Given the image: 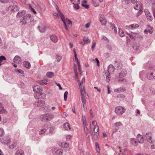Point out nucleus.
<instances>
[{"instance_id":"nucleus-1","label":"nucleus","mask_w":155,"mask_h":155,"mask_svg":"<svg viewBox=\"0 0 155 155\" xmlns=\"http://www.w3.org/2000/svg\"><path fill=\"white\" fill-rule=\"evenodd\" d=\"M82 120L83 122V124L84 127V132L86 134V136L90 133L91 135L92 136V139L93 140H95L97 139L98 136L99 135V127L97 125V122L95 121L94 120L92 121V124L94 126V134L92 135V131L91 130L89 131L87 128V123L86 118L85 116L82 117Z\"/></svg>"},{"instance_id":"nucleus-2","label":"nucleus","mask_w":155,"mask_h":155,"mask_svg":"<svg viewBox=\"0 0 155 155\" xmlns=\"http://www.w3.org/2000/svg\"><path fill=\"white\" fill-rule=\"evenodd\" d=\"M78 83L79 88L81 94V101L83 103V106L84 107L85 105H86V101L85 97L87 98V97H88V94L86 93L84 87L85 79L83 78L81 82L79 80H78Z\"/></svg>"},{"instance_id":"nucleus-3","label":"nucleus","mask_w":155,"mask_h":155,"mask_svg":"<svg viewBox=\"0 0 155 155\" xmlns=\"http://www.w3.org/2000/svg\"><path fill=\"white\" fill-rule=\"evenodd\" d=\"M33 91L35 93L38 94L39 95H35V97L36 99L38 100L45 98V95H43V96L42 92L43 91L42 87L38 85H34L33 86Z\"/></svg>"},{"instance_id":"nucleus-4","label":"nucleus","mask_w":155,"mask_h":155,"mask_svg":"<svg viewBox=\"0 0 155 155\" xmlns=\"http://www.w3.org/2000/svg\"><path fill=\"white\" fill-rule=\"evenodd\" d=\"M114 151L115 154L116 155H127L128 153V150L124 147H117Z\"/></svg>"},{"instance_id":"nucleus-5","label":"nucleus","mask_w":155,"mask_h":155,"mask_svg":"<svg viewBox=\"0 0 155 155\" xmlns=\"http://www.w3.org/2000/svg\"><path fill=\"white\" fill-rule=\"evenodd\" d=\"M126 34L128 35L130 38L133 41L135 40L136 39L141 40L142 39L141 35L138 33L131 32L130 34L127 32Z\"/></svg>"},{"instance_id":"nucleus-6","label":"nucleus","mask_w":155,"mask_h":155,"mask_svg":"<svg viewBox=\"0 0 155 155\" xmlns=\"http://www.w3.org/2000/svg\"><path fill=\"white\" fill-rule=\"evenodd\" d=\"M127 74V71H122L119 73L118 76L116 77L115 80L119 82H122L125 80L123 77L125 76Z\"/></svg>"},{"instance_id":"nucleus-7","label":"nucleus","mask_w":155,"mask_h":155,"mask_svg":"<svg viewBox=\"0 0 155 155\" xmlns=\"http://www.w3.org/2000/svg\"><path fill=\"white\" fill-rule=\"evenodd\" d=\"M53 118V115L50 114H44L41 116V121L44 122L50 120L52 119Z\"/></svg>"},{"instance_id":"nucleus-8","label":"nucleus","mask_w":155,"mask_h":155,"mask_svg":"<svg viewBox=\"0 0 155 155\" xmlns=\"http://www.w3.org/2000/svg\"><path fill=\"white\" fill-rule=\"evenodd\" d=\"M125 109L121 106H117L115 108V112L118 115H121L125 111Z\"/></svg>"},{"instance_id":"nucleus-9","label":"nucleus","mask_w":155,"mask_h":155,"mask_svg":"<svg viewBox=\"0 0 155 155\" xmlns=\"http://www.w3.org/2000/svg\"><path fill=\"white\" fill-rule=\"evenodd\" d=\"M45 97L44 99H42L43 100L40 99V100H38V101L34 103L33 106L35 107H44V106L45 104Z\"/></svg>"},{"instance_id":"nucleus-10","label":"nucleus","mask_w":155,"mask_h":155,"mask_svg":"<svg viewBox=\"0 0 155 155\" xmlns=\"http://www.w3.org/2000/svg\"><path fill=\"white\" fill-rule=\"evenodd\" d=\"M52 152L55 155H62L63 151L61 148L56 147L52 149Z\"/></svg>"},{"instance_id":"nucleus-11","label":"nucleus","mask_w":155,"mask_h":155,"mask_svg":"<svg viewBox=\"0 0 155 155\" xmlns=\"http://www.w3.org/2000/svg\"><path fill=\"white\" fill-rule=\"evenodd\" d=\"M66 30H68V27L71 26L72 22L71 20H62Z\"/></svg>"},{"instance_id":"nucleus-12","label":"nucleus","mask_w":155,"mask_h":155,"mask_svg":"<svg viewBox=\"0 0 155 155\" xmlns=\"http://www.w3.org/2000/svg\"><path fill=\"white\" fill-rule=\"evenodd\" d=\"M59 145L63 148L67 149H69V143H66L65 142H59Z\"/></svg>"},{"instance_id":"nucleus-13","label":"nucleus","mask_w":155,"mask_h":155,"mask_svg":"<svg viewBox=\"0 0 155 155\" xmlns=\"http://www.w3.org/2000/svg\"><path fill=\"white\" fill-rule=\"evenodd\" d=\"M114 65L117 70L121 69L123 66L121 62L119 61H115Z\"/></svg>"},{"instance_id":"nucleus-14","label":"nucleus","mask_w":155,"mask_h":155,"mask_svg":"<svg viewBox=\"0 0 155 155\" xmlns=\"http://www.w3.org/2000/svg\"><path fill=\"white\" fill-rule=\"evenodd\" d=\"M39 84L41 85H45L48 83V79H44L42 80H40L37 81Z\"/></svg>"},{"instance_id":"nucleus-15","label":"nucleus","mask_w":155,"mask_h":155,"mask_svg":"<svg viewBox=\"0 0 155 155\" xmlns=\"http://www.w3.org/2000/svg\"><path fill=\"white\" fill-rule=\"evenodd\" d=\"M139 27V25L137 24H132L130 25H127L126 26V28H127L132 29H134L135 28H137Z\"/></svg>"},{"instance_id":"nucleus-16","label":"nucleus","mask_w":155,"mask_h":155,"mask_svg":"<svg viewBox=\"0 0 155 155\" xmlns=\"http://www.w3.org/2000/svg\"><path fill=\"white\" fill-rule=\"evenodd\" d=\"M13 61L14 63L19 64L21 62V59L20 57L17 55L14 58Z\"/></svg>"},{"instance_id":"nucleus-17","label":"nucleus","mask_w":155,"mask_h":155,"mask_svg":"<svg viewBox=\"0 0 155 155\" xmlns=\"http://www.w3.org/2000/svg\"><path fill=\"white\" fill-rule=\"evenodd\" d=\"M38 28L40 32H44L46 30V27L44 25L41 24L38 26Z\"/></svg>"},{"instance_id":"nucleus-18","label":"nucleus","mask_w":155,"mask_h":155,"mask_svg":"<svg viewBox=\"0 0 155 155\" xmlns=\"http://www.w3.org/2000/svg\"><path fill=\"white\" fill-rule=\"evenodd\" d=\"M137 140L139 143H142L143 142L144 140L143 137L140 134H138L137 137Z\"/></svg>"},{"instance_id":"nucleus-19","label":"nucleus","mask_w":155,"mask_h":155,"mask_svg":"<svg viewBox=\"0 0 155 155\" xmlns=\"http://www.w3.org/2000/svg\"><path fill=\"white\" fill-rule=\"evenodd\" d=\"M144 12L148 19H150L152 18L151 15L147 9L144 10Z\"/></svg>"},{"instance_id":"nucleus-20","label":"nucleus","mask_w":155,"mask_h":155,"mask_svg":"<svg viewBox=\"0 0 155 155\" xmlns=\"http://www.w3.org/2000/svg\"><path fill=\"white\" fill-rule=\"evenodd\" d=\"M141 8L142 5L140 2L139 1H137L136 6L134 7V8L135 9L138 10L139 9H141Z\"/></svg>"},{"instance_id":"nucleus-21","label":"nucleus","mask_w":155,"mask_h":155,"mask_svg":"<svg viewBox=\"0 0 155 155\" xmlns=\"http://www.w3.org/2000/svg\"><path fill=\"white\" fill-rule=\"evenodd\" d=\"M115 70V68L114 66L112 64H110L108 68V71L107 72H109V73L113 72Z\"/></svg>"},{"instance_id":"nucleus-22","label":"nucleus","mask_w":155,"mask_h":155,"mask_svg":"<svg viewBox=\"0 0 155 155\" xmlns=\"http://www.w3.org/2000/svg\"><path fill=\"white\" fill-rule=\"evenodd\" d=\"M63 128L64 130H69L71 129V128L68 122L64 123L63 124Z\"/></svg>"},{"instance_id":"nucleus-23","label":"nucleus","mask_w":155,"mask_h":155,"mask_svg":"<svg viewBox=\"0 0 155 155\" xmlns=\"http://www.w3.org/2000/svg\"><path fill=\"white\" fill-rule=\"evenodd\" d=\"M126 90L125 88L123 87H120L114 90V91L117 93H120L125 91Z\"/></svg>"},{"instance_id":"nucleus-24","label":"nucleus","mask_w":155,"mask_h":155,"mask_svg":"<svg viewBox=\"0 0 155 155\" xmlns=\"http://www.w3.org/2000/svg\"><path fill=\"white\" fill-rule=\"evenodd\" d=\"M84 43L82 42H81L80 44L84 45L85 44H87L90 42V40L88 38L84 37L83 38Z\"/></svg>"},{"instance_id":"nucleus-25","label":"nucleus","mask_w":155,"mask_h":155,"mask_svg":"<svg viewBox=\"0 0 155 155\" xmlns=\"http://www.w3.org/2000/svg\"><path fill=\"white\" fill-rule=\"evenodd\" d=\"M50 38L51 40L54 43H56L58 41L57 37L54 35H50Z\"/></svg>"},{"instance_id":"nucleus-26","label":"nucleus","mask_w":155,"mask_h":155,"mask_svg":"<svg viewBox=\"0 0 155 155\" xmlns=\"http://www.w3.org/2000/svg\"><path fill=\"white\" fill-rule=\"evenodd\" d=\"M26 13L25 11L23 10L20 12H19L17 15V18H19L21 17L24 15Z\"/></svg>"},{"instance_id":"nucleus-27","label":"nucleus","mask_w":155,"mask_h":155,"mask_svg":"<svg viewBox=\"0 0 155 155\" xmlns=\"http://www.w3.org/2000/svg\"><path fill=\"white\" fill-rule=\"evenodd\" d=\"M153 73L151 72L148 73L147 76V78L148 79H152L155 78V76L153 75Z\"/></svg>"},{"instance_id":"nucleus-28","label":"nucleus","mask_w":155,"mask_h":155,"mask_svg":"<svg viewBox=\"0 0 155 155\" xmlns=\"http://www.w3.org/2000/svg\"><path fill=\"white\" fill-rule=\"evenodd\" d=\"M23 65L24 67L28 69H29L31 67L29 62L28 61H24L23 63Z\"/></svg>"},{"instance_id":"nucleus-29","label":"nucleus","mask_w":155,"mask_h":155,"mask_svg":"<svg viewBox=\"0 0 155 155\" xmlns=\"http://www.w3.org/2000/svg\"><path fill=\"white\" fill-rule=\"evenodd\" d=\"M55 7L57 10L58 12V15L60 16L61 19H65V18L64 15L61 12L58 10L59 8L58 6L56 5Z\"/></svg>"},{"instance_id":"nucleus-30","label":"nucleus","mask_w":155,"mask_h":155,"mask_svg":"<svg viewBox=\"0 0 155 155\" xmlns=\"http://www.w3.org/2000/svg\"><path fill=\"white\" fill-rule=\"evenodd\" d=\"M15 155H24V153L22 150H19L16 152Z\"/></svg>"},{"instance_id":"nucleus-31","label":"nucleus","mask_w":155,"mask_h":155,"mask_svg":"<svg viewBox=\"0 0 155 155\" xmlns=\"http://www.w3.org/2000/svg\"><path fill=\"white\" fill-rule=\"evenodd\" d=\"M87 2L86 1H84L81 2V5L86 9H88L89 7V5H87Z\"/></svg>"},{"instance_id":"nucleus-32","label":"nucleus","mask_w":155,"mask_h":155,"mask_svg":"<svg viewBox=\"0 0 155 155\" xmlns=\"http://www.w3.org/2000/svg\"><path fill=\"white\" fill-rule=\"evenodd\" d=\"M8 9L10 10L15 11V10H17V8L16 5H13L10 6Z\"/></svg>"},{"instance_id":"nucleus-33","label":"nucleus","mask_w":155,"mask_h":155,"mask_svg":"<svg viewBox=\"0 0 155 155\" xmlns=\"http://www.w3.org/2000/svg\"><path fill=\"white\" fill-rule=\"evenodd\" d=\"M95 149L97 152L98 153H100L101 149L99 144L97 142L95 143Z\"/></svg>"},{"instance_id":"nucleus-34","label":"nucleus","mask_w":155,"mask_h":155,"mask_svg":"<svg viewBox=\"0 0 155 155\" xmlns=\"http://www.w3.org/2000/svg\"><path fill=\"white\" fill-rule=\"evenodd\" d=\"M105 74L107 76L106 81L107 82H109L110 79V73L109 72H106Z\"/></svg>"},{"instance_id":"nucleus-35","label":"nucleus","mask_w":155,"mask_h":155,"mask_svg":"<svg viewBox=\"0 0 155 155\" xmlns=\"http://www.w3.org/2000/svg\"><path fill=\"white\" fill-rule=\"evenodd\" d=\"M146 136L147 141L149 142H152V137L151 136V135L149 134H146Z\"/></svg>"},{"instance_id":"nucleus-36","label":"nucleus","mask_w":155,"mask_h":155,"mask_svg":"<svg viewBox=\"0 0 155 155\" xmlns=\"http://www.w3.org/2000/svg\"><path fill=\"white\" fill-rule=\"evenodd\" d=\"M46 76L49 78H52L54 75V73L52 72H48L46 74Z\"/></svg>"},{"instance_id":"nucleus-37","label":"nucleus","mask_w":155,"mask_h":155,"mask_svg":"<svg viewBox=\"0 0 155 155\" xmlns=\"http://www.w3.org/2000/svg\"><path fill=\"white\" fill-rule=\"evenodd\" d=\"M17 146L16 142H13L10 144L9 145V147L11 149H13L14 147H15Z\"/></svg>"},{"instance_id":"nucleus-38","label":"nucleus","mask_w":155,"mask_h":155,"mask_svg":"<svg viewBox=\"0 0 155 155\" xmlns=\"http://www.w3.org/2000/svg\"><path fill=\"white\" fill-rule=\"evenodd\" d=\"M130 142L131 144L133 145H134L135 146L137 145V141L136 140V139L135 138H132L130 140Z\"/></svg>"},{"instance_id":"nucleus-39","label":"nucleus","mask_w":155,"mask_h":155,"mask_svg":"<svg viewBox=\"0 0 155 155\" xmlns=\"http://www.w3.org/2000/svg\"><path fill=\"white\" fill-rule=\"evenodd\" d=\"M47 130L45 128H44L43 129L41 130L39 132V134L40 135H43L46 131Z\"/></svg>"},{"instance_id":"nucleus-40","label":"nucleus","mask_w":155,"mask_h":155,"mask_svg":"<svg viewBox=\"0 0 155 155\" xmlns=\"http://www.w3.org/2000/svg\"><path fill=\"white\" fill-rule=\"evenodd\" d=\"M119 35L121 37H123L125 35L124 32L121 29H119Z\"/></svg>"},{"instance_id":"nucleus-41","label":"nucleus","mask_w":155,"mask_h":155,"mask_svg":"<svg viewBox=\"0 0 155 155\" xmlns=\"http://www.w3.org/2000/svg\"><path fill=\"white\" fill-rule=\"evenodd\" d=\"M147 29L148 32L150 33L151 34L153 31V29L152 27H151L150 25H148Z\"/></svg>"},{"instance_id":"nucleus-42","label":"nucleus","mask_w":155,"mask_h":155,"mask_svg":"<svg viewBox=\"0 0 155 155\" xmlns=\"http://www.w3.org/2000/svg\"><path fill=\"white\" fill-rule=\"evenodd\" d=\"M92 4L94 6L97 7L99 6V4L96 0H93L91 2Z\"/></svg>"},{"instance_id":"nucleus-43","label":"nucleus","mask_w":155,"mask_h":155,"mask_svg":"<svg viewBox=\"0 0 155 155\" xmlns=\"http://www.w3.org/2000/svg\"><path fill=\"white\" fill-rule=\"evenodd\" d=\"M74 54L75 61H77V63H80L79 61L78 60V58L77 57L76 53V52L75 50H74Z\"/></svg>"},{"instance_id":"nucleus-44","label":"nucleus","mask_w":155,"mask_h":155,"mask_svg":"<svg viewBox=\"0 0 155 155\" xmlns=\"http://www.w3.org/2000/svg\"><path fill=\"white\" fill-rule=\"evenodd\" d=\"M74 72L75 74V79H78V72L77 71V69L76 68H75L74 69Z\"/></svg>"},{"instance_id":"nucleus-45","label":"nucleus","mask_w":155,"mask_h":155,"mask_svg":"<svg viewBox=\"0 0 155 155\" xmlns=\"http://www.w3.org/2000/svg\"><path fill=\"white\" fill-rule=\"evenodd\" d=\"M122 124L120 122H117L114 124V126L116 127H118L122 126Z\"/></svg>"},{"instance_id":"nucleus-46","label":"nucleus","mask_w":155,"mask_h":155,"mask_svg":"<svg viewBox=\"0 0 155 155\" xmlns=\"http://www.w3.org/2000/svg\"><path fill=\"white\" fill-rule=\"evenodd\" d=\"M6 111L2 107H0V114L5 113Z\"/></svg>"},{"instance_id":"nucleus-47","label":"nucleus","mask_w":155,"mask_h":155,"mask_svg":"<svg viewBox=\"0 0 155 155\" xmlns=\"http://www.w3.org/2000/svg\"><path fill=\"white\" fill-rule=\"evenodd\" d=\"M6 58L5 57L3 56H1L0 57V64H2V62L3 60H6Z\"/></svg>"},{"instance_id":"nucleus-48","label":"nucleus","mask_w":155,"mask_h":155,"mask_svg":"<svg viewBox=\"0 0 155 155\" xmlns=\"http://www.w3.org/2000/svg\"><path fill=\"white\" fill-rule=\"evenodd\" d=\"M127 38V41L126 43L127 45H129L131 42V39L129 38L128 37H126Z\"/></svg>"},{"instance_id":"nucleus-49","label":"nucleus","mask_w":155,"mask_h":155,"mask_svg":"<svg viewBox=\"0 0 155 155\" xmlns=\"http://www.w3.org/2000/svg\"><path fill=\"white\" fill-rule=\"evenodd\" d=\"M73 8L74 9H79V6L78 5V4L77 3L76 4H75L74 3H73Z\"/></svg>"},{"instance_id":"nucleus-50","label":"nucleus","mask_w":155,"mask_h":155,"mask_svg":"<svg viewBox=\"0 0 155 155\" xmlns=\"http://www.w3.org/2000/svg\"><path fill=\"white\" fill-rule=\"evenodd\" d=\"M15 71L17 72H18L21 74H23L24 73V71L20 69H15Z\"/></svg>"},{"instance_id":"nucleus-51","label":"nucleus","mask_w":155,"mask_h":155,"mask_svg":"<svg viewBox=\"0 0 155 155\" xmlns=\"http://www.w3.org/2000/svg\"><path fill=\"white\" fill-rule=\"evenodd\" d=\"M5 133L3 129L0 128V136H2L4 135Z\"/></svg>"},{"instance_id":"nucleus-52","label":"nucleus","mask_w":155,"mask_h":155,"mask_svg":"<svg viewBox=\"0 0 155 155\" xmlns=\"http://www.w3.org/2000/svg\"><path fill=\"white\" fill-rule=\"evenodd\" d=\"M68 94V92L67 91H65L64 93V98L65 101H66L67 99V95Z\"/></svg>"},{"instance_id":"nucleus-53","label":"nucleus","mask_w":155,"mask_h":155,"mask_svg":"<svg viewBox=\"0 0 155 155\" xmlns=\"http://www.w3.org/2000/svg\"><path fill=\"white\" fill-rule=\"evenodd\" d=\"M61 58H62V57L61 56H60L59 55H56V59L58 62H59L60 61V60L61 59Z\"/></svg>"},{"instance_id":"nucleus-54","label":"nucleus","mask_w":155,"mask_h":155,"mask_svg":"<svg viewBox=\"0 0 155 155\" xmlns=\"http://www.w3.org/2000/svg\"><path fill=\"white\" fill-rule=\"evenodd\" d=\"M9 0H0V2L2 3H6L8 2Z\"/></svg>"},{"instance_id":"nucleus-55","label":"nucleus","mask_w":155,"mask_h":155,"mask_svg":"<svg viewBox=\"0 0 155 155\" xmlns=\"http://www.w3.org/2000/svg\"><path fill=\"white\" fill-rule=\"evenodd\" d=\"M72 138V136L71 135H67L66 137L67 140H69Z\"/></svg>"},{"instance_id":"nucleus-56","label":"nucleus","mask_w":155,"mask_h":155,"mask_svg":"<svg viewBox=\"0 0 155 155\" xmlns=\"http://www.w3.org/2000/svg\"><path fill=\"white\" fill-rule=\"evenodd\" d=\"M101 22L102 25H105L106 23V20H100Z\"/></svg>"},{"instance_id":"nucleus-57","label":"nucleus","mask_w":155,"mask_h":155,"mask_svg":"<svg viewBox=\"0 0 155 155\" xmlns=\"http://www.w3.org/2000/svg\"><path fill=\"white\" fill-rule=\"evenodd\" d=\"M95 61L97 63V65L98 67H99L100 66V62L98 59L97 58H96L95 59Z\"/></svg>"},{"instance_id":"nucleus-58","label":"nucleus","mask_w":155,"mask_h":155,"mask_svg":"<svg viewBox=\"0 0 155 155\" xmlns=\"http://www.w3.org/2000/svg\"><path fill=\"white\" fill-rule=\"evenodd\" d=\"M133 48L135 50H137L139 49V47L138 46H136L135 45H133Z\"/></svg>"},{"instance_id":"nucleus-59","label":"nucleus","mask_w":155,"mask_h":155,"mask_svg":"<svg viewBox=\"0 0 155 155\" xmlns=\"http://www.w3.org/2000/svg\"><path fill=\"white\" fill-rule=\"evenodd\" d=\"M77 64H78V69L79 71V72H81V68L80 63H77Z\"/></svg>"},{"instance_id":"nucleus-60","label":"nucleus","mask_w":155,"mask_h":155,"mask_svg":"<svg viewBox=\"0 0 155 155\" xmlns=\"http://www.w3.org/2000/svg\"><path fill=\"white\" fill-rule=\"evenodd\" d=\"M90 114L91 116L92 117H94L93 115V111L92 109H90Z\"/></svg>"},{"instance_id":"nucleus-61","label":"nucleus","mask_w":155,"mask_h":155,"mask_svg":"<svg viewBox=\"0 0 155 155\" xmlns=\"http://www.w3.org/2000/svg\"><path fill=\"white\" fill-rule=\"evenodd\" d=\"M91 24V22H89L87 23L85 25V27L86 28H88L89 27Z\"/></svg>"},{"instance_id":"nucleus-62","label":"nucleus","mask_w":155,"mask_h":155,"mask_svg":"<svg viewBox=\"0 0 155 155\" xmlns=\"http://www.w3.org/2000/svg\"><path fill=\"white\" fill-rule=\"evenodd\" d=\"M118 127H117V128H115L113 130V134H114L117 131V128Z\"/></svg>"},{"instance_id":"nucleus-63","label":"nucleus","mask_w":155,"mask_h":155,"mask_svg":"<svg viewBox=\"0 0 155 155\" xmlns=\"http://www.w3.org/2000/svg\"><path fill=\"white\" fill-rule=\"evenodd\" d=\"M95 45H96V43L95 42L93 43L91 47L92 49H93L94 48H95Z\"/></svg>"},{"instance_id":"nucleus-64","label":"nucleus","mask_w":155,"mask_h":155,"mask_svg":"<svg viewBox=\"0 0 155 155\" xmlns=\"http://www.w3.org/2000/svg\"><path fill=\"white\" fill-rule=\"evenodd\" d=\"M31 10L35 14H36V11L35 10L32 8H31Z\"/></svg>"}]
</instances>
